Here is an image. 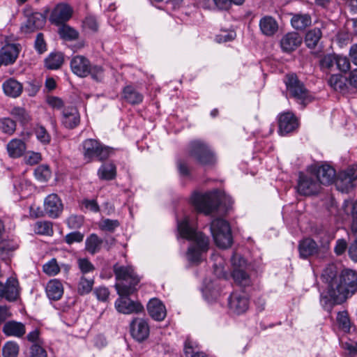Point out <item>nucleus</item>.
<instances>
[{
  "instance_id": "obj_60",
  "label": "nucleus",
  "mask_w": 357,
  "mask_h": 357,
  "mask_svg": "<svg viewBox=\"0 0 357 357\" xmlns=\"http://www.w3.org/2000/svg\"><path fill=\"white\" fill-rule=\"evenodd\" d=\"M83 26L84 28L89 29L92 31H97L98 29L96 19L93 16H88L85 17L83 21Z\"/></svg>"
},
{
  "instance_id": "obj_52",
  "label": "nucleus",
  "mask_w": 357,
  "mask_h": 357,
  "mask_svg": "<svg viewBox=\"0 0 357 357\" xmlns=\"http://www.w3.org/2000/svg\"><path fill=\"white\" fill-rule=\"evenodd\" d=\"M77 265L83 275L95 271L94 265L87 258L78 259Z\"/></svg>"
},
{
  "instance_id": "obj_4",
  "label": "nucleus",
  "mask_w": 357,
  "mask_h": 357,
  "mask_svg": "<svg viewBox=\"0 0 357 357\" xmlns=\"http://www.w3.org/2000/svg\"><path fill=\"white\" fill-rule=\"evenodd\" d=\"M284 82L286 86L287 97L294 99L301 107L304 109L312 102L314 98L312 93L307 89L305 84L298 79L295 73H288L284 76Z\"/></svg>"
},
{
  "instance_id": "obj_53",
  "label": "nucleus",
  "mask_w": 357,
  "mask_h": 357,
  "mask_svg": "<svg viewBox=\"0 0 357 357\" xmlns=\"http://www.w3.org/2000/svg\"><path fill=\"white\" fill-rule=\"evenodd\" d=\"M43 270L46 274L53 276L60 271V268L57 264L56 259L53 258L43 265Z\"/></svg>"
},
{
  "instance_id": "obj_22",
  "label": "nucleus",
  "mask_w": 357,
  "mask_h": 357,
  "mask_svg": "<svg viewBox=\"0 0 357 357\" xmlns=\"http://www.w3.org/2000/svg\"><path fill=\"white\" fill-rule=\"evenodd\" d=\"M19 54L17 45L8 44L0 50V67L13 63Z\"/></svg>"
},
{
  "instance_id": "obj_13",
  "label": "nucleus",
  "mask_w": 357,
  "mask_h": 357,
  "mask_svg": "<svg viewBox=\"0 0 357 357\" xmlns=\"http://www.w3.org/2000/svg\"><path fill=\"white\" fill-rule=\"evenodd\" d=\"M310 172L313 173L317 179L320 182V185H331L336 179V172L335 169L328 165H314L310 167Z\"/></svg>"
},
{
  "instance_id": "obj_36",
  "label": "nucleus",
  "mask_w": 357,
  "mask_h": 357,
  "mask_svg": "<svg viewBox=\"0 0 357 357\" xmlns=\"http://www.w3.org/2000/svg\"><path fill=\"white\" fill-rule=\"evenodd\" d=\"M17 248L18 244L14 241H0V258L3 261L9 260Z\"/></svg>"
},
{
  "instance_id": "obj_26",
  "label": "nucleus",
  "mask_w": 357,
  "mask_h": 357,
  "mask_svg": "<svg viewBox=\"0 0 357 357\" xmlns=\"http://www.w3.org/2000/svg\"><path fill=\"white\" fill-rule=\"evenodd\" d=\"M324 28V25L321 24V27H314L305 33L304 42L308 49L314 50L318 46L323 36L322 29Z\"/></svg>"
},
{
  "instance_id": "obj_55",
  "label": "nucleus",
  "mask_w": 357,
  "mask_h": 357,
  "mask_svg": "<svg viewBox=\"0 0 357 357\" xmlns=\"http://www.w3.org/2000/svg\"><path fill=\"white\" fill-rule=\"evenodd\" d=\"M80 205L82 208L90 211L93 213H98L100 211V206L96 199H83L80 202Z\"/></svg>"
},
{
  "instance_id": "obj_3",
  "label": "nucleus",
  "mask_w": 357,
  "mask_h": 357,
  "mask_svg": "<svg viewBox=\"0 0 357 357\" xmlns=\"http://www.w3.org/2000/svg\"><path fill=\"white\" fill-rule=\"evenodd\" d=\"M113 271L116 280L121 281L115 285L118 294L132 295L137 291L141 279L132 266H120L116 263Z\"/></svg>"
},
{
  "instance_id": "obj_2",
  "label": "nucleus",
  "mask_w": 357,
  "mask_h": 357,
  "mask_svg": "<svg viewBox=\"0 0 357 357\" xmlns=\"http://www.w3.org/2000/svg\"><path fill=\"white\" fill-rule=\"evenodd\" d=\"M177 229L181 238L192 241L187 251L188 261L192 263L201 262L202 254L206 252L209 248L208 237L191 227L187 217L178 221Z\"/></svg>"
},
{
  "instance_id": "obj_37",
  "label": "nucleus",
  "mask_w": 357,
  "mask_h": 357,
  "mask_svg": "<svg viewBox=\"0 0 357 357\" xmlns=\"http://www.w3.org/2000/svg\"><path fill=\"white\" fill-rule=\"evenodd\" d=\"M58 33L60 38L64 40L73 41L79 38V32L67 24L59 25Z\"/></svg>"
},
{
  "instance_id": "obj_5",
  "label": "nucleus",
  "mask_w": 357,
  "mask_h": 357,
  "mask_svg": "<svg viewBox=\"0 0 357 357\" xmlns=\"http://www.w3.org/2000/svg\"><path fill=\"white\" fill-rule=\"evenodd\" d=\"M84 160L89 163L93 161L103 162L114 153V149L99 140L86 139L81 144Z\"/></svg>"
},
{
  "instance_id": "obj_51",
  "label": "nucleus",
  "mask_w": 357,
  "mask_h": 357,
  "mask_svg": "<svg viewBox=\"0 0 357 357\" xmlns=\"http://www.w3.org/2000/svg\"><path fill=\"white\" fill-rule=\"evenodd\" d=\"M119 225V220L107 218L100 222L99 227L102 231L114 232Z\"/></svg>"
},
{
  "instance_id": "obj_38",
  "label": "nucleus",
  "mask_w": 357,
  "mask_h": 357,
  "mask_svg": "<svg viewBox=\"0 0 357 357\" xmlns=\"http://www.w3.org/2000/svg\"><path fill=\"white\" fill-rule=\"evenodd\" d=\"M231 275L235 283L240 287H245L251 284L249 275L239 268H235L232 271Z\"/></svg>"
},
{
  "instance_id": "obj_8",
  "label": "nucleus",
  "mask_w": 357,
  "mask_h": 357,
  "mask_svg": "<svg viewBox=\"0 0 357 357\" xmlns=\"http://www.w3.org/2000/svg\"><path fill=\"white\" fill-rule=\"evenodd\" d=\"M70 68L74 74L80 77L91 75V77L100 81L103 77V68L100 66H91L89 60L83 56H74L70 61Z\"/></svg>"
},
{
  "instance_id": "obj_30",
  "label": "nucleus",
  "mask_w": 357,
  "mask_h": 357,
  "mask_svg": "<svg viewBox=\"0 0 357 357\" xmlns=\"http://www.w3.org/2000/svg\"><path fill=\"white\" fill-rule=\"evenodd\" d=\"M122 98L130 105H139L142 102L144 99L143 95L131 85L123 88Z\"/></svg>"
},
{
  "instance_id": "obj_42",
  "label": "nucleus",
  "mask_w": 357,
  "mask_h": 357,
  "mask_svg": "<svg viewBox=\"0 0 357 357\" xmlns=\"http://www.w3.org/2000/svg\"><path fill=\"white\" fill-rule=\"evenodd\" d=\"M94 284L93 278H86L82 275L77 286V292L79 295L84 296L90 293Z\"/></svg>"
},
{
  "instance_id": "obj_17",
  "label": "nucleus",
  "mask_w": 357,
  "mask_h": 357,
  "mask_svg": "<svg viewBox=\"0 0 357 357\" xmlns=\"http://www.w3.org/2000/svg\"><path fill=\"white\" fill-rule=\"evenodd\" d=\"M228 305L229 310L234 314H241L249 307V299L244 292L234 291L231 294Z\"/></svg>"
},
{
  "instance_id": "obj_19",
  "label": "nucleus",
  "mask_w": 357,
  "mask_h": 357,
  "mask_svg": "<svg viewBox=\"0 0 357 357\" xmlns=\"http://www.w3.org/2000/svg\"><path fill=\"white\" fill-rule=\"evenodd\" d=\"M130 334L138 342H142L149 335V326L147 321L141 318H135L130 323Z\"/></svg>"
},
{
  "instance_id": "obj_61",
  "label": "nucleus",
  "mask_w": 357,
  "mask_h": 357,
  "mask_svg": "<svg viewBox=\"0 0 357 357\" xmlns=\"http://www.w3.org/2000/svg\"><path fill=\"white\" fill-rule=\"evenodd\" d=\"M31 357H47V352L42 347L34 344L31 347Z\"/></svg>"
},
{
  "instance_id": "obj_25",
  "label": "nucleus",
  "mask_w": 357,
  "mask_h": 357,
  "mask_svg": "<svg viewBox=\"0 0 357 357\" xmlns=\"http://www.w3.org/2000/svg\"><path fill=\"white\" fill-rule=\"evenodd\" d=\"M300 257L307 259L318 253L319 247L314 240L306 238L301 241L298 244Z\"/></svg>"
},
{
  "instance_id": "obj_24",
  "label": "nucleus",
  "mask_w": 357,
  "mask_h": 357,
  "mask_svg": "<svg viewBox=\"0 0 357 357\" xmlns=\"http://www.w3.org/2000/svg\"><path fill=\"white\" fill-rule=\"evenodd\" d=\"M150 317L155 321H162L166 317V310L162 303L158 298H152L147 304Z\"/></svg>"
},
{
  "instance_id": "obj_23",
  "label": "nucleus",
  "mask_w": 357,
  "mask_h": 357,
  "mask_svg": "<svg viewBox=\"0 0 357 357\" xmlns=\"http://www.w3.org/2000/svg\"><path fill=\"white\" fill-rule=\"evenodd\" d=\"M79 121L80 116L77 108L71 107L63 109L62 123L66 128L73 129L79 125Z\"/></svg>"
},
{
  "instance_id": "obj_45",
  "label": "nucleus",
  "mask_w": 357,
  "mask_h": 357,
  "mask_svg": "<svg viewBox=\"0 0 357 357\" xmlns=\"http://www.w3.org/2000/svg\"><path fill=\"white\" fill-rule=\"evenodd\" d=\"M0 130L5 134L12 135L16 130V123L10 118L0 119Z\"/></svg>"
},
{
  "instance_id": "obj_10",
  "label": "nucleus",
  "mask_w": 357,
  "mask_h": 357,
  "mask_svg": "<svg viewBox=\"0 0 357 357\" xmlns=\"http://www.w3.org/2000/svg\"><path fill=\"white\" fill-rule=\"evenodd\" d=\"M296 190L299 195L311 196L317 195L321 190L320 182L317 179L310 168L306 173L300 172L297 181Z\"/></svg>"
},
{
  "instance_id": "obj_49",
  "label": "nucleus",
  "mask_w": 357,
  "mask_h": 357,
  "mask_svg": "<svg viewBox=\"0 0 357 357\" xmlns=\"http://www.w3.org/2000/svg\"><path fill=\"white\" fill-rule=\"evenodd\" d=\"M19 352L18 345L13 342H6L2 349L3 357H16Z\"/></svg>"
},
{
  "instance_id": "obj_39",
  "label": "nucleus",
  "mask_w": 357,
  "mask_h": 357,
  "mask_svg": "<svg viewBox=\"0 0 357 357\" xmlns=\"http://www.w3.org/2000/svg\"><path fill=\"white\" fill-rule=\"evenodd\" d=\"M116 174V166L113 163L103 164L100 167L98 171V175L102 180H112L115 178Z\"/></svg>"
},
{
  "instance_id": "obj_7",
  "label": "nucleus",
  "mask_w": 357,
  "mask_h": 357,
  "mask_svg": "<svg viewBox=\"0 0 357 357\" xmlns=\"http://www.w3.org/2000/svg\"><path fill=\"white\" fill-rule=\"evenodd\" d=\"M187 153L201 165L211 166L216 162L215 153L209 145L201 139L191 141L188 145Z\"/></svg>"
},
{
  "instance_id": "obj_48",
  "label": "nucleus",
  "mask_w": 357,
  "mask_h": 357,
  "mask_svg": "<svg viewBox=\"0 0 357 357\" xmlns=\"http://www.w3.org/2000/svg\"><path fill=\"white\" fill-rule=\"evenodd\" d=\"M337 321L339 327L344 331H349L351 328V321L347 311L339 312L337 314Z\"/></svg>"
},
{
  "instance_id": "obj_35",
  "label": "nucleus",
  "mask_w": 357,
  "mask_h": 357,
  "mask_svg": "<svg viewBox=\"0 0 357 357\" xmlns=\"http://www.w3.org/2000/svg\"><path fill=\"white\" fill-rule=\"evenodd\" d=\"M103 240L96 234H90L85 241V250L93 255L101 250Z\"/></svg>"
},
{
  "instance_id": "obj_12",
  "label": "nucleus",
  "mask_w": 357,
  "mask_h": 357,
  "mask_svg": "<svg viewBox=\"0 0 357 357\" xmlns=\"http://www.w3.org/2000/svg\"><path fill=\"white\" fill-rule=\"evenodd\" d=\"M357 179V165H352L338 173L335 180L337 188L342 192H348L354 188Z\"/></svg>"
},
{
  "instance_id": "obj_29",
  "label": "nucleus",
  "mask_w": 357,
  "mask_h": 357,
  "mask_svg": "<svg viewBox=\"0 0 357 357\" xmlns=\"http://www.w3.org/2000/svg\"><path fill=\"white\" fill-rule=\"evenodd\" d=\"M64 63V55L61 52H52L45 59L44 65L48 70H58Z\"/></svg>"
},
{
  "instance_id": "obj_14",
  "label": "nucleus",
  "mask_w": 357,
  "mask_h": 357,
  "mask_svg": "<svg viewBox=\"0 0 357 357\" xmlns=\"http://www.w3.org/2000/svg\"><path fill=\"white\" fill-rule=\"evenodd\" d=\"M20 295V287L17 279L10 277L5 284L0 282V299L5 298L9 302H15Z\"/></svg>"
},
{
  "instance_id": "obj_43",
  "label": "nucleus",
  "mask_w": 357,
  "mask_h": 357,
  "mask_svg": "<svg viewBox=\"0 0 357 357\" xmlns=\"http://www.w3.org/2000/svg\"><path fill=\"white\" fill-rule=\"evenodd\" d=\"M330 86L335 91L343 92L346 89L344 79L338 74L332 75L328 81Z\"/></svg>"
},
{
  "instance_id": "obj_59",
  "label": "nucleus",
  "mask_w": 357,
  "mask_h": 357,
  "mask_svg": "<svg viewBox=\"0 0 357 357\" xmlns=\"http://www.w3.org/2000/svg\"><path fill=\"white\" fill-rule=\"evenodd\" d=\"M93 294L96 295L98 300L105 302L109 297V291L108 289L105 287H99L93 290Z\"/></svg>"
},
{
  "instance_id": "obj_21",
  "label": "nucleus",
  "mask_w": 357,
  "mask_h": 357,
  "mask_svg": "<svg viewBox=\"0 0 357 357\" xmlns=\"http://www.w3.org/2000/svg\"><path fill=\"white\" fill-rule=\"evenodd\" d=\"M303 43L302 36L297 32H289L284 35L280 44L282 52L291 53L299 47Z\"/></svg>"
},
{
  "instance_id": "obj_62",
  "label": "nucleus",
  "mask_w": 357,
  "mask_h": 357,
  "mask_svg": "<svg viewBox=\"0 0 357 357\" xmlns=\"http://www.w3.org/2000/svg\"><path fill=\"white\" fill-rule=\"evenodd\" d=\"M347 248V241L343 238L338 239L336 241V245L334 248V252L337 255H341L346 251Z\"/></svg>"
},
{
  "instance_id": "obj_63",
  "label": "nucleus",
  "mask_w": 357,
  "mask_h": 357,
  "mask_svg": "<svg viewBox=\"0 0 357 357\" xmlns=\"http://www.w3.org/2000/svg\"><path fill=\"white\" fill-rule=\"evenodd\" d=\"M11 317L12 313L10 310V307L7 305H0V326Z\"/></svg>"
},
{
  "instance_id": "obj_32",
  "label": "nucleus",
  "mask_w": 357,
  "mask_h": 357,
  "mask_svg": "<svg viewBox=\"0 0 357 357\" xmlns=\"http://www.w3.org/2000/svg\"><path fill=\"white\" fill-rule=\"evenodd\" d=\"M46 294L50 300H60L63 294L62 284L57 280H50L46 286Z\"/></svg>"
},
{
  "instance_id": "obj_20",
  "label": "nucleus",
  "mask_w": 357,
  "mask_h": 357,
  "mask_svg": "<svg viewBox=\"0 0 357 357\" xmlns=\"http://www.w3.org/2000/svg\"><path fill=\"white\" fill-rule=\"evenodd\" d=\"M46 23V14L36 12L30 15L26 22L21 26V30L30 33L42 29Z\"/></svg>"
},
{
  "instance_id": "obj_34",
  "label": "nucleus",
  "mask_w": 357,
  "mask_h": 357,
  "mask_svg": "<svg viewBox=\"0 0 357 357\" xmlns=\"http://www.w3.org/2000/svg\"><path fill=\"white\" fill-rule=\"evenodd\" d=\"M312 23L311 15L308 13H297L293 15L291 19V24L294 29L303 31Z\"/></svg>"
},
{
  "instance_id": "obj_50",
  "label": "nucleus",
  "mask_w": 357,
  "mask_h": 357,
  "mask_svg": "<svg viewBox=\"0 0 357 357\" xmlns=\"http://www.w3.org/2000/svg\"><path fill=\"white\" fill-rule=\"evenodd\" d=\"M336 70H339L342 73H346L350 69V61L349 59L344 56L336 54Z\"/></svg>"
},
{
  "instance_id": "obj_40",
  "label": "nucleus",
  "mask_w": 357,
  "mask_h": 357,
  "mask_svg": "<svg viewBox=\"0 0 357 357\" xmlns=\"http://www.w3.org/2000/svg\"><path fill=\"white\" fill-rule=\"evenodd\" d=\"M336 54H328L324 55L319 61L321 70L326 73H334L336 71Z\"/></svg>"
},
{
  "instance_id": "obj_16",
  "label": "nucleus",
  "mask_w": 357,
  "mask_h": 357,
  "mask_svg": "<svg viewBox=\"0 0 357 357\" xmlns=\"http://www.w3.org/2000/svg\"><path fill=\"white\" fill-rule=\"evenodd\" d=\"M119 298L115 302V307L123 314L139 313L144 310L142 305L137 301L131 300L130 295L119 294Z\"/></svg>"
},
{
  "instance_id": "obj_9",
  "label": "nucleus",
  "mask_w": 357,
  "mask_h": 357,
  "mask_svg": "<svg viewBox=\"0 0 357 357\" xmlns=\"http://www.w3.org/2000/svg\"><path fill=\"white\" fill-rule=\"evenodd\" d=\"M211 231L217 246L227 248L233 243L229 224L225 220L217 218L211 224Z\"/></svg>"
},
{
  "instance_id": "obj_58",
  "label": "nucleus",
  "mask_w": 357,
  "mask_h": 357,
  "mask_svg": "<svg viewBox=\"0 0 357 357\" xmlns=\"http://www.w3.org/2000/svg\"><path fill=\"white\" fill-rule=\"evenodd\" d=\"M84 234L80 231H73L65 236L64 241L68 245H72L75 243H81L84 240Z\"/></svg>"
},
{
  "instance_id": "obj_33",
  "label": "nucleus",
  "mask_w": 357,
  "mask_h": 357,
  "mask_svg": "<svg viewBox=\"0 0 357 357\" xmlns=\"http://www.w3.org/2000/svg\"><path fill=\"white\" fill-rule=\"evenodd\" d=\"M5 94L12 98L20 96L22 92V84L13 78H10L3 84Z\"/></svg>"
},
{
  "instance_id": "obj_41",
  "label": "nucleus",
  "mask_w": 357,
  "mask_h": 357,
  "mask_svg": "<svg viewBox=\"0 0 357 357\" xmlns=\"http://www.w3.org/2000/svg\"><path fill=\"white\" fill-rule=\"evenodd\" d=\"M33 230L36 234L52 236L54 233L52 224L49 221H38L35 223Z\"/></svg>"
},
{
  "instance_id": "obj_44",
  "label": "nucleus",
  "mask_w": 357,
  "mask_h": 357,
  "mask_svg": "<svg viewBox=\"0 0 357 357\" xmlns=\"http://www.w3.org/2000/svg\"><path fill=\"white\" fill-rule=\"evenodd\" d=\"M10 114L23 126L31 121V116L24 108L20 107H14L11 110Z\"/></svg>"
},
{
  "instance_id": "obj_46",
  "label": "nucleus",
  "mask_w": 357,
  "mask_h": 357,
  "mask_svg": "<svg viewBox=\"0 0 357 357\" xmlns=\"http://www.w3.org/2000/svg\"><path fill=\"white\" fill-rule=\"evenodd\" d=\"M34 175L37 180L41 182L47 181L51 176V170L48 165H41L36 167Z\"/></svg>"
},
{
  "instance_id": "obj_64",
  "label": "nucleus",
  "mask_w": 357,
  "mask_h": 357,
  "mask_svg": "<svg viewBox=\"0 0 357 357\" xmlns=\"http://www.w3.org/2000/svg\"><path fill=\"white\" fill-rule=\"evenodd\" d=\"M83 218L82 216L71 215L68 219V225L71 228H78L82 225Z\"/></svg>"
},
{
  "instance_id": "obj_28",
  "label": "nucleus",
  "mask_w": 357,
  "mask_h": 357,
  "mask_svg": "<svg viewBox=\"0 0 357 357\" xmlns=\"http://www.w3.org/2000/svg\"><path fill=\"white\" fill-rule=\"evenodd\" d=\"M261 33L266 36H273L278 30V24L271 16H264L259 21Z\"/></svg>"
},
{
  "instance_id": "obj_1",
  "label": "nucleus",
  "mask_w": 357,
  "mask_h": 357,
  "mask_svg": "<svg viewBox=\"0 0 357 357\" xmlns=\"http://www.w3.org/2000/svg\"><path fill=\"white\" fill-rule=\"evenodd\" d=\"M321 277L328 283L327 291L320 296L324 309L331 312L334 305L344 303L357 292V273L351 269L343 270L340 276L332 268H326Z\"/></svg>"
},
{
  "instance_id": "obj_47",
  "label": "nucleus",
  "mask_w": 357,
  "mask_h": 357,
  "mask_svg": "<svg viewBox=\"0 0 357 357\" xmlns=\"http://www.w3.org/2000/svg\"><path fill=\"white\" fill-rule=\"evenodd\" d=\"M34 133L37 139L44 145L49 144L51 142V135L42 126H37L34 128Z\"/></svg>"
},
{
  "instance_id": "obj_56",
  "label": "nucleus",
  "mask_w": 357,
  "mask_h": 357,
  "mask_svg": "<svg viewBox=\"0 0 357 357\" xmlns=\"http://www.w3.org/2000/svg\"><path fill=\"white\" fill-rule=\"evenodd\" d=\"M198 344L196 342L193 341L190 337H187L184 342V354L186 357H191L192 354H195L197 351Z\"/></svg>"
},
{
  "instance_id": "obj_18",
  "label": "nucleus",
  "mask_w": 357,
  "mask_h": 357,
  "mask_svg": "<svg viewBox=\"0 0 357 357\" xmlns=\"http://www.w3.org/2000/svg\"><path fill=\"white\" fill-rule=\"evenodd\" d=\"M63 205L61 199L55 193L47 195L44 200V212L52 218H58L62 213Z\"/></svg>"
},
{
  "instance_id": "obj_6",
  "label": "nucleus",
  "mask_w": 357,
  "mask_h": 357,
  "mask_svg": "<svg viewBox=\"0 0 357 357\" xmlns=\"http://www.w3.org/2000/svg\"><path fill=\"white\" fill-rule=\"evenodd\" d=\"M191 202L197 212L209 215L218 211L222 204V197L218 190L204 194L195 192Z\"/></svg>"
},
{
  "instance_id": "obj_27",
  "label": "nucleus",
  "mask_w": 357,
  "mask_h": 357,
  "mask_svg": "<svg viewBox=\"0 0 357 357\" xmlns=\"http://www.w3.org/2000/svg\"><path fill=\"white\" fill-rule=\"evenodd\" d=\"M2 331L6 336L16 337H22L26 333L24 324L13 320L6 322Z\"/></svg>"
},
{
  "instance_id": "obj_11",
  "label": "nucleus",
  "mask_w": 357,
  "mask_h": 357,
  "mask_svg": "<svg viewBox=\"0 0 357 357\" xmlns=\"http://www.w3.org/2000/svg\"><path fill=\"white\" fill-rule=\"evenodd\" d=\"M278 130L280 136H286L296 132L300 122L298 118L291 112H285L278 116Z\"/></svg>"
},
{
  "instance_id": "obj_31",
  "label": "nucleus",
  "mask_w": 357,
  "mask_h": 357,
  "mask_svg": "<svg viewBox=\"0 0 357 357\" xmlns=\"http://www.w3.org/2000/svg\"><path fill=\"white\" fill-rule=\"evenodd\" d=\"M26 149L24 142L20 139H13L7 144V151L10 157L17 158L21 157Z\"/></svg>"
},
{
  "instance_id": "obj_57",
  "label": "nucleus",
  "mask_w": 357,
  "mask_h": 357,
  "mask_svg": "<svg viewBox=\"0 0 357 357\" xmlns=\"http://www.w3.org/2000/svg\"><path fill=\"white\" fill-rule=\"evenodd\" d=\"M34 48L38 54H43L47 51V43L44 39L43 33H38L36 36Z\"/></svg>"
},
{
  "instance_id": "obj_15",
  "label": "nucleus",
  "mask_w": 357,
  "mask_h": 357,
  "mask_svg": "<svg viewBox=\"0 0 357 357\" xmlns=\"http://www.w3.org/2000/svg\"><path fill=\"white\" fill-rule=\"evenodd\" d=\"M73 8L66 3H60L55 6L49 17L50 22L56 26L65 24L72 17Z\"/></svg>"
},
{
  "instance_id": "obj_54",
  "label": "nucleus",
  "mask_w": 357,
  "mask_h": 357,
  "mask_svg": "<svg viewBox=\"0 0 357 357\" xmlns=\"http://www.w3.org/2000/svg\"><path fill=\"white\" fill-rule=\"evenodd\" d=\"M176 167L181 176L185 178H190L191 176V170L185 160L178 159L176 161Z\"/></svg>"
}]
</instances>
